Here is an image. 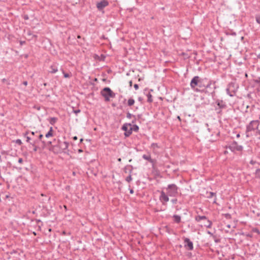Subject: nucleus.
I'll use <instances>...</instances> for the list:
<instances>
[{
	"label": "nucleus",
	"mask_w": 260,
	"mask_h": 260,
	"mask_svg": "<svg viewBox=\"0 0 260 260\" xmlns=\"http://www.w3.org/2000/svg\"><path fill=\"white\" fill-rule=\"evenodd\" d=\"M212 83V81L207 78H201L196 76L191 79L190 86L196 91H202L205 90V87H210Z\"/></svg>",
	"instance_id": "1"
},
{
	"label": "nucleus",
	"mask_w": 260,
	"mask_h": 260,
	"mask_svg": "<svg viewBox=\"0 0 260 260\" xmlns=\"http://www.w3.org/2000/svg\"><path fill=\"white\" fill-rule=\"evenodd\" d=\"M238 88V84L235 82H231L227 85L226 92L231 97H233L236 95Z\"/></svg>",
	"instance_id": "2"
},
{
	"label": "nucleus",
	"mask_w": 260,
	"mask_h": 260,
	"mask_svg": "<svg viewBox=\"0 0 260 260\" xmlns=\"http://www.w3.org/2000/svg\"><path fill=\"white\" fill-rule=\"evenodd\" d=\"M101 95L105 98L106 102L110 101V98H114L116 94L108 87H104L101 91Z\"/></svg>",
	"instance_id": "3"
},
{
	"label": "nucleus",
	"mask_w": 260,
	"mask_h": 260,
	"mask_svg": "<svg viewBox=\"0 0 260 260\" xmlns=\"http://www.w3.org/2000/svg\"><path fill=\"white\" fill-rule=\"evenodd\" d=\"M259 122L258 120H252L247 125L246 134V136L249 137V133L254 130L257 131L259 128Z\"/></svg>",
	"instance_id": "4"
},
{
	"label": "nucleus",
	"mask_w": 260,
	"mask_h": 260,
	"mask_svg": "<svg viewBox=\"0 0 260 260\" xmlns=\"http://www.w3.org/2000/svg\"><path fill=\"white\" fill-rule=\"evenodd\" d=\"M179 188L175 184L168 185L166 188L167 193L170 197H175L178 194Z\"/></svg>",
	"instance_id": "5"
},
{
	"label": "nucleus",
	"mask_w": 260,
	"mask_h": 260,
	"mask_svg": "<svg viewBox=\"0 0 260 260\" xmlns=\"http://www.w3.org/2000/svg\"><path fill=\"white\" fill-rule=\"evenodd\" d=\"M226 148H229L231 151L233 152L236 151L242 152L243 149V146L239 145L238 143L235 141L230 143Z\"/></svg>",
	"instance_id": "6"
},
{
	"label": "nucleus",
	"mask_w": 260,
	"mask_h": 260,
	"mask_svg": "<svg viewBox=\"0 0 260 260\" xmlns=\"http://www.w3.org/2000/svg\"><path fill=\"white\" fill-rule=\"evenodd\" d=\"M184 242V247L186 250L191 251L193 249V244L192 242L188 238L183 237L182 238Z\"/></svg>",
	"instance_id": "7"
},
{
	"label": "nucleus",
	"mask_w": 260,
	"mask_h": 260,
	"mask_svg": "<svg viewBox=\"0 0 260 260\" xmlns=\"http://www.w3.org/2000/svg\"><path fill=\"white\" fill-rule=\"evenodd\" d=\"M131 123H124L121 127V129L124 131V135L125 137H128L132 134V128L131 127L129 129H128V126H131Z\"/></svg>",
	"instance_id": "8"
},
{
	"label": "nucleus",
	"mask_w": 260,
	"mask_h": 260,
	"mask_svg": "<svg viewBox=\"0 0 260 260\" xmlns=\"http://www.w3.org/2000/svg\"><path fill=\"white\" fill-rule=\"evenodd\" d=\"M109 2L107 0H102L96 4V7L99 11L103 10L106 7L108 6Z\"/></svg>",
	"instance_id": "9"
},
{
	"label": "nucleus",
	"mask_w": 260,
	"mask_h": 260,
	"mask_svg": "<svg viewBox=\"0 0 260 260\" xmlns=\"http://www.w3.org/2000/svg\"><path fill=\"white\" fill-rule=\"evenodd\" d=\"M215 102L218 109H226L228 107L225 102L222 100L215 99Z\"/></svg>",
	"instance_id": "10"
},
{
	"label": "nucleus",
	"mask_w": 260,
	"mask_h": 260,
	"mask_svg": "<svg viewBox=\"0 0 260 260\" xmlns=\"http://www.w3.org/2000/svg\"><path fill=\"white\" fill-rule=\"evenodd\" d=\"M169 195L165 193L164 191H161L160 196L159 197V200L162 202L163 205H165L166 202L169 201Z\"/></svg>",
	"instance_id": "11"
},
{
	"label": "nucleus",
	"mask_w": 260,
	"mask_h": 260,
	"mask_svg": "<svg viewBox=\"0 0 260 260\" xmlns=\"http://www.w3.org/2000/svg\"><path fill=\"white\" fill-rule=\"evenodd\" d=\"M202 91L205 92L206 93L210 94L213 98H214L216 95L215 91H214V90H212L211 86L210 87H205V90Z\"/></svg>",
	"instance_id": "12"
},
{
	"label": "nucleus",
	"mask_w": 260,
	"mask_h": 260,
	"mask_svg": "<svg viewBox=\"0 0 260 260\" xmlns=\"http://www.w3.org/2000/svg\"><path fill=\"white\" fill-rule=\"evenodd\" d=\"M142 158L145 160H148L149 162L152 164L153 165L156 162V160L155 159L151 158V155L149 153H148L147 154H143L142 155Z\"/></svg>",
	"instance_id": "13"
},
{
	"label": "nucleus",
	"mask_w": 260,
	"mask_h": 260,
	"mask_svg": "<svg viewBox=\"0 0 260 260\" xmlns=\"http://www.w3.org/2000/svg\"><path fill=\"white\" fill-rule=\"evenodd\" d=\"M58 143L59 148H60L62 151L67 149L69 147V143L67 142H64L61 143L60 141L58 140Z\"/></svg>",
	"instance_id": "14"
},
{
	"label": "nucleus",
	"mask_w": 260,
	"mask_h": 260,
	"mask_svg": "<svg viewBox=\"0 0 260 260\" xmlns=\"http://www.w3.org/2000/svg\"><path fill=\"white\" fill-rule=\"evenodd\" d=\"M58 64L56 63H53L50 67L49 72L51 74H54L58 71Z\"/></svg>",
	"instance_id": "15"
},
{
	"label": "nucleus",
	"mask_w": 260,
	"mask_h": 260,
	"mask_svg": "<svg viewBox=\"0 0 260 260\" xmlns=\"http://www.w3.org/2000/svg\"><path fill=\"white\" fill-rule=\"evenodd\" d=\"M52 150L54 152L58 153L61 152L62 150L59 148L58 144L54 145L52 146Z\"/></svg>",
	"instance_id": "16"
},
{
	"label": "nucleus",
	"mask_w": 260,
	"mask_h": 260,
	"mask_svg": "<svg viewBox=\"0 0 260 260\" xmlns=\"http://www.w3.org/2000/svg\"><path fill=\"white\" fill-rule=\"evenodd\" d=\"M173 218L175 222L179 223L181 222V217L179 215H174Z\"/></svg>",
	"instance_id": "17"
},
{
	"label": "nucleus",
	"mask_w": 260,
	"mask_h": 260,
	"mask_svg": "<svg viewBox=\"0 0 260 260\" xmlns=\"http://www.w3.org/2000/svg\"><path fill=\"white\" fill-rule=\"evenodd\" d=\"M204 219H205V220L207 219V217L206 216L198 215L195 217V220L198 222L200 221L201 220H204Z\"/></svg>",
	"instance_id": "18"
},
{
	"label": "nucleus",
	"mask_w": 260,
	"mask_h": 260,
	"mask_svg": "<svg viewBox=\"0 0 260 260\" xmlns=\"http://www.w3.org/2000/svg\"><path fill=\"white\" fill-rule=\"evenodd\" d=\"M53 128L52 127H50V129H49V131H48V132L45 135V137L47 138L50 137H52L53 134Z\"/></svg>",
	"instance_id": "19"
},
{
	"label": "nucleus",
	"mask_w": 260,
	"mask_h": 260,
	"mask_svg": "<svg viewBox=\"0 0 260 260\" xmlns=\"http://www.w3.org/2000/svg\"><path fill=\"white\" fill-rule=\"evenodd\" d=\"M133 169V167L132 165H128L125 167L124 172L125 173H127V172L128 171V172L129 173V174H131L132 172Z\"/></svg>",
	"instance_id": "20"
},
{
	"label": "nucleus",
	"mask_w": 260,
	"mask_h": 260,
	"mask_svg": "<svg viewBox=\"0 0 260 260\" xmlns=\"http://www.w3.org/2000/svg\"><path fill=\"white\" fill-rule=\"evenodd\" d=\"M43 138V135L42 134H40L39 136H38V140H39V141H41V142L43 146L44 147V146H46V142L42 140Z\"/></svg>",
	"instance_id": "21"
},
{
	"label": "nucleus",
	"mask_w": 260,
	"mask_h": 260,
	"mask_svg": "<svg viewBox=\"0 0 260 260\" xmlns=\"http://www.w3.org/2000/svg\"><path fill=\"white\" fill-rule=\"evenodd\" d=\"M57 120L58 118L57 117H51L49 119V121L52 125H53L57 122Z\"/></svg>",
	"instance_id": "22"
},
{
	"label": "nucleus",
	"mask_w": 260,
	"mask_h": 260,
	"mask_svg": "<svg viewBox=\"0 0 260 260\" xmlns=\"http://www.w3.org/2000/svg\"><path fill=\"white\" fill-rule=\"evenodd\" d=\"M60 71L62 72V73L63 74V77L66 78H70L72 76L71 73H66L64 72L63 69L62 68H60Z\"/></svg>",
	"instance_id": "23"
},
{
	"label": "nucleus",
	"mask_w": 260,
	"mask_h": 260,
	"mask_svg": "<svg viewBox=\"0 0 260 260\" xmlns=\"http://www.w3.org/2000/svg\"><path fill=\"white\" fill-rule=\"evenodd\" d=\"M146 96L147 97V102L151 103L153 102V99L152 95H151L150 92H149L148 93H147Z\"/></svg>",
	"instance_id": "24"
},
{
	"label": "nucleus",
	"mask_w": 260,
	"mask_h": 260,
	"mask_svg": "<svg viewBox=\"0 0 260 260\" xmlns=\"http://www.w3.org/2000/svg\"><path fill=\"white\" fill-rule=\"evenodd\" d=\"M135 100L133 98H129L127 101V105L129 107L132 106L135 104Z\"/></svg>",
	"instance_id": "25"
},
{
	"label": "nucleus",
	"mask_w": 260,
	"mask_h": 260,
	"mask_svg": "<svg viewBox=\"0 0 260 260\" xmlns=\"http://www.w3.org/2000/svg\"><path fill=\"white\" fill-rule=\"evenodd\" d=\"M207 223L205 225V226L207 228H211L212 226V222L211 220L209 219H206Z\"/></svg>",
	"instance_id": "26"
},
{
	"label": "nucleus",
	"mask_w": 260,
	"mask_h": 260,
	"mask_svg": "<svg viewBox=\"0 0 260 260\" xmlns=\"http://www.w3.org/2000/svg\"><path fill=\"white\" fill-rule=\"evenodd\" d=\"M255 175L256 178H260V169H257L256 170Z\"/></svg>",
	"instance_id": "27"
},
{
	"label": "nucleus",
	"mask_w": 260,
	"mask_h": 260,
	"mask_svg": "<svg viewBox=\"0 0 260 260\" xmlns=\"http://www.w3.org/2000/svg\"><path fill=\"white\" fill-rule=\"evenodd\" d=\"M132 128V131H134V132H138L139 129V126L136 124H133V126Z\"/></svg>",
	"instance_id": "28"
},
{
	"label": "nucleus",
	"mask_w": 260,
	"mask_h": 260,
	"mask_svg": "<svg viewBox=\"0 0 260 260\" xmlns=\"http://www.w3.org/2000/svg\"><path fill=\"white\" fill-rule=\"evenodd\" d=\"M211 81H212V85H213V89L212 90H214V91H215V89L217 88V86L216 85V81H214V80H211Z\"/></svg>",
	"instance_id": "29"
},
{
	"label": "nucleus",
	"mask_w": 260,
	"mask_h": 260,
	"mask_svg": "<svg viewBox=\"0 0 260 260\" xmlns=\"http://www.w3.org/2000/svg\"><path fill=\"white\" fill-rule=\"evenodd\" d=\"M223 215L225 217V218H226L227 219H230L232 218L231 215L229 213H226V214H224Z\"/></svg>",
	"instance_id": "30"
},
{
	"label": "nucleus",
	"mask_w": 260,
	"mask_h": 260,
	"mask_svg": "<svg viewBox=\"0 0 260 260\" xmlns=\"http://www.w3.org/2000/svg\"><path fill=\"white\" fill-rule=\"evenodd\" d=\"M135 117V115H133V114H131L129 112H127V113H126V117H127V118L130 119V118H131L132 117Z\"/></svg>",
	"instance_id": "31"
},
{
	"label": "nucleus",
	"mask_w": 260,
	"mask_h": 260,
	"mask_svg": "<svg viewBox=\"0 0 260 260\" xmlns=\"http://www.w3.org/2000/svg\"><path fill=\"white\" fill-rule=\"evenodd\" d=\"M215 195H216V193L215 192H209V195L207 196V198H211L213 197V196H215Z\"/></svg>",
	"instance_id": "32"
},
{
	"label": "nucleus",
	"mask_w": 260,
	"mask_h": 260,
	"mask_svg": "<svg viewBox=\"0 0 260 260\" xmlns=\"http://www.w3.org/2000/svg\"><path fill=\"white\" fill-rule=\"evenodd\" d=\"M132 176H131V174H129V176H128L126 179H125V180L128 182H129L131 181H132Z\"/></svg>",
	"instance_id": "33"
},
{
	"label": "nucleus",
	"mask_w": 260,
	"mask_h": 260,
	"mask_svg": "<svg viewBox=\"0 0 260 260\" xmlns=\"http://www.w3.org/2000/svg\"><path fill=\"white\" fill-rule=\"evenodd\" d=\"M255 19L257 23L260 24V15H257L255 16Z\"/></svg>",
	"instance_id": "34"
},
{
	"label": "nucleus",
	"mask_w": 260,
	"mask_h": 260,
	"mask_svg": "<svg viewBox=\"0 0 260 260\" xmlns=\"http://www.w3.org/2000/svg\"><path fill=\"white\" fill-rule=\"evenodd\" d=\"M27 134V132L25 133L24 134V137H26V142L30 143V140L31 138L29 137L26 136Z\"/></svg>",
	"instance_id": "35"
},
{
	"label": "nucleus",
	"mask_w": 260,
	"mask_h": 260,
	"mask_svg": "<svg viewBox=\"0 0 260 260\" xmlns=\"http://www.w3.org/2000/svg\"><path fill=\"white\" fill-rule=\"evenodd\" d=\"M255 135L256 136H258V137L257 138V139L260 140V129H257V131H256V133H255Z\"/></svg>",
	"instance_id": "36"
},
{
	"label": "nucleus",
	"mask_w": 260,
	"mask_h": 260,
	"mask_svg": "<svg viewBox=\"0 0 260 260\" xmlns=\"http://www.w3.org/2000/svg\"><path fill=\"white\" fill-rule=\"evenodd\" d=\"M223 109H218V108H215V110L217 111V113L218 114H222V110Z\"/></svg>",
	"instance_id": "37"
},
{
	"label": "nucleus",
	"mask_w": 260,
	"mask_h": 260,
	"mask_svg": "<svg viewBox=\"0 0 260 260\" xmlns=\"http://www.w3.org/2000/svg\"><path fill=\"white\" fill-rule=\"evenodd\" d=\"M39 142V140H35L32 142H30V144L32 146L36 145V144Z\"/></svg>",
	"instance_id": "38"
},
{
	"label": "nucleus",
	"mask_w": 260,
	"mask_h": 260,
	"mask_svg": "<svg viewBox=\"0 0 260 260\" xmlns=\"http://www.w3.org/2000/svg\"><path fill=\"white\" fill-rule=\"evenodd\" d=\"M252 232L253 233H257V234H259V233H260L259 230L257 228H254V229H252Z\"/></svg>",
	"instance_id": "39"
},
{
	"label": "nucleus",
	"mask_w": 260,
	"mask_h": 260,
	"mask_svg": "<svg viewBox=\"0 0 260 260\" xmlns=\"http://www.w3.org/2000/svg\"><path fill=\"white\" fill-rule=\"evenodd\" d=\"M15 142L16 144H18L19 145H21L22 144L21 140L20 139H17L16 140H15Z\"/></svg>",
	"instance_id": "40"
},
{
	"label": "nucleus",
	"mask_w": 260,
	"mask_h": 260,
	"mask_svg": "<svg viewBox=\"0 0 260 260\" xmlns=\"http://www.w3.org/2000/svg\"><path fill=\"white\" fill-rule=\"evenodd\" d=\"M254 82L256 83L259 84L260 86V77H258L256 79H254Z\"/></svg>",
	"instance_id": "41"
},
{
	"label": "nucleus",
	"mask_w": 260,
	"mask_h": 260,
	"mask_svg": "<svg viewBox=\"0 0 260 260\" xmlns=\"http://www.w3.org/2000/svg\"><path fill=\"white\" fill-rule=\"evenodd\" d=\"M73 112L77 115V114L81 112V110L80 109H77V110H74L73 109Z\"/></svg>",
	"instance_id": "42"
},
{
	"label": "nucleus",
	"mask_w": 260,
	"mask_h": 260,
	"mask_svg": "<svg viewBox=\"0 0 260 260\" xmlns=\"http://www.w3.org/2000/svg\"><path fill=\"white\" fill-rule=\"evenodd\" d=\"M171 202L174 204H175L177 203V199H172L171 200Z\"/></svg>",
	"instance_id": "43"
},
{
	"label": "nucleus",
	"mask_w": 260,
	"mask_h": 260,
	"mask_svg": "<svg viewBox=\"0 0 260 260\" xmlns=\"http://www.w3.org/2000/svg\"><path fill=\"white\" fill-rule=\"evenodd\" d=\"M23 18H24V20H28L29 19L28 15L27 14H24L23 16Z\"/></svg>",
	"instance_id": "44"
},
{
	"label": "nucleus",
	"mask_w": 260,
	"mask_h": 260,
	"mask_svg": "<svg viewBox=\"0 0 260 260\" xmlns=\"http://www.w3.org/2000/svg\"><path fill=\"white\" fill-rule=\"evenodd\" d=\"M33 150L34 152H36L38 150V147L37 145L33 146Z\"/></svg>",
	"instance_id": "45"
},
{
	"label": "nucleus",
	"mask_w": 260,
	"mask_h": 260,
	"mask_svg": "<svg viewBox=\"0 0 260 260\" xmlns=\"http://www.w3.org/2000/svg\"><path fill=\"white\" fill-rule=\"evenodd\" d=\"M151 147H153V148H154V147H158L157 144V143H152L151 144Z\"/></svg>",
	"instance_id": "46"
},
{
	"label": "nucleus",
	"mask_w": 260,
	"mask_h": 260,
	"mask_svg": "<svg viewBox=\"0 0 260 260\" xmlns=\"http://www.w3.org/2000/svg\"><path fill=\"white\" fill-rule=\"evenodd\" d=\"M133 118H134V119L132 121V123H131L132 124H135V123L136 122V120H137L136 116Z\"/></svg>",
	"instance_id": "47"
},
{
	"label": "nucleus",
	"mask_w": 260,
	"mask_h": 260,
	"mask_svg": "<svg viewBox=\"0 0 260 260\" xmlns=\"http://www.w3.org/2000/svg\"><path fill=\"white\" fill-rule=\"evenodd\" d=\"M134 87L135 90H137L139 89V85L137 84H134Z\"/></svg>",
	"instance_id": "48"
},
{
	"label": "nucleus",
	"mask_w": 260,
	"mask_h": 260,
	"mask_svg": "<svg viewBox=\"0 0 260 260\" xmlns=\"http://www.w3.org/2000/svg\"><path fill=\"white\" fill-rule=\"evenodd\" d=\"M18 162H19V163H20V164H22V163H23V159H22V158H19L18 159Z\"/></svg>",
	"instance_id": "49"
},
{
	"label": "nucleus",
	"mask_w": 260,
	"mask_h": 260,
	"mask_svg": "<svg viewBox=\"0 0 260 260\" xmlns=\"http://www.w3.org/2000/svg\"><path fill=\"white\" fill-rule=\"evenodd\" d=\"M36 221L37 223H39L40 222L41 223V225H43V223L42 222V221L40 220V219H36Z\"/></svg>",
	"instance_id": "50"
},
{
	"label": "nucleus",
	"mask_w": 260,
	"mask_h": 260,
	"mask_svg": "<svg viewBox=\"0 0 260 260\" xmlns=\"http://www.w3.org/2000/svg\"><path fill=\"white\" fill-rule=\"evenodd\" d=\"M256 163V162L255 161H254L253 160H251L250 161V164H251V165H254Z\"/></svg>",
	"instance_id": "51"
},
{
	"label": "nucleus",
	"mask_w": 260,
	"mask_h": 260,
	"mask_svg": "<svg viewBox=\"0 0 260 260\" xmlns=\"http://www.w3.org/2000/svg\"><path fill=\"white\" fill-rule=\"evenodd\" d=\"M34 108L35 109H37V110H40V108H41L40 106H35L34 107Z\"/></svg>",
	"instance_id": "52"
},
{
	"label": "nucleus",
	"mask_w": 260,
	"mask_h": 260,
	"mask_svg": "<svg viewBox=\"0 0 260 260\" xmlns=\"http://www.w3.org/2000/svg\"><path fill=\"white\" fill-rule=\"evenodd\" d=\"M22 84L25 86H27V81H24L23 82Z\"/></svg>",
	"instance_id": "53"
},
{
	"label": "nucleus",
	"mask_w": 260,
	"mask_h": 260,
	"mask_svg": "<svg viewBox=\"0 0 260 260\" xmlns=\"http://www.w3.org/2000/svg\"><path fill=\"white\" fill-rule=\"evenodd\" d=\"M143 99L141 96L138 98V101L140 102H142L143 101Z\"/></svg>",
	"instance_id": "54"
},
{
	"label": "nucleus",
	"mask_w": 260,
	"mask_h": 260,
	"mask_svg": "<svg viewBox=\"0 0 260 260\" xmlns=\"http://www.w3.org/2000/svg\"><path fill=\"white\" fill-rule=\"evenodd\" d=\"M129 192L131 194H133L134 193V190L133 189H129Z\"/></svg>",
	"instance_id": "55"
},
{
	"label": "nucleus",
	"mask_w": 260,
	"mask_h": 260,
	"mask_svg": "<svg viewBox=\"0 0 260 260\" xmlns=\"http://www.w3.org/2000/svg\"><path fill=\"white\" fill-rule=\"evenodd\" d=\"M51 143H52V142L51 141H49L47 143H46V145H51Z\"/></svg>",
	"instance_id": "56"
},
{
	"label": "nucleus",
	"mask_w": 260,
	"mask_h": 260,
	"mask_svg": "<svg viewBox=\"0 0 260 260\" xmlns=\"http://www.w3.org/2000/svg\"><path fill=\"white\" fill-rule=\"evenodd\" d=\"M132 83H133V82L132 80H131L129 82V86L130 87H132Z\"/></svg>",
	"instance_id": "57"
},
{
	"label": "nucleus",
	"mask_w": 260,
	"mask_h": 260,
	"mask_svg": "<svg viewBox=\"0 0 260 260\" xmlns=\"http://www.w3.org/2000/svg\"><path fill=\"white\" fill-rule=\"evenodd\" d=\"M73 138L74 140H77L78 139L77 136H74Z\"/></svg>",
	"instance_id": "58"
},
{
	"label": "nucleus",
	"mask_w": 260,
	"mask_h": 260,
	"mask_svg": "<svg viewBox=\"0 0 260 260\" xmlns=\"http://www.w3.org/2000/svg\"><path fill=\"white\" fill-rule=\"evenodd\" d=\"M177 118L180 121H181V119L179 116H178Z\"/></svg>",
	"instance_id": "59"
},
{
	"label": "nucleus",
	"mask_w": 260,
	"mask_h": 260,
	"mask_svg": "<svg viewBox=\"0 0 260 260\" xmlns=\"http://www.w3.org/2000/svg\"><path fill=\"white\" fill-rule=\"evenodd\" d=\"M231 34L233 36H236V33L235 32H232Z\"/></svg>",
	"instance_id": "60"
},
{
	"label": "nucleus",
	"mask_w": 260,
	"mask_h": 260,
	"mask_svg": "<svg viewBox=\"0 0 260 260\" xmlns=\"http://www.w3.org/2000/svg\"><path fill=\"white\" fill-rule=\"evenodd\" d=\"M188 256H190L191 255V253L189 252L187 255Z\"/></svg>",
	"instance_id": "61"
},
{
	"label": "nucleus",
	"mask_w": 260,
	"mask_h": 260,
	"mask_svg": "<svg viewBox=\"0 0 260 260\" xmlns=\"http://www.w3.org/2000/svg\"><path fill=\"white\" fill-rule=\"evenodd\" d=\"M24 43H25V41H21V42H20V44H21V45H22V44H23Z\"/></svg>",
	"instance_id": "62"
},
{
	"label": "nucleus",
	"mask_w": 260,
	"mask_h": 260,
	"mask_svg": "<svg viewBox=\"0 0 260 260\" xmlns=\"http://www.w3.org/2000/svg\"><path fill=\"white\" fill-rule=\"evenodd\" d=\"M118 161H121V158H118Z\"/></svg>",
	"instance_id": "63"
},
{
	"label": "nucleus",
	"mask_w": 260,
	"mask_h": 260,
	"mask_svg": "<svg viewBox=\"0 0 260 260\" xmlns=\"http://www.w3.org/2000/svg\"><path fill=\"white\" fill-rule=\"evenodd\" d=\"M83 141V139L82 138H81L80 140V143L82 142V141Z\"/></svg>",
	"instance_id": "64"
}]
</instances>
